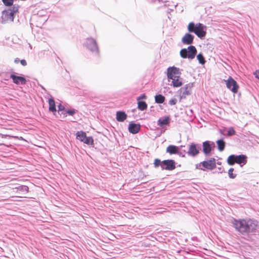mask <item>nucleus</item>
Segmentation results:
<instances>
[{
	"mask_svg": "<svg viewBox=\"0 0 259 259\" xmlns=\"http://www.w3.org/2000/svg\"><path fill=\"white\" fill-rule=\"evenodd\" d=\"M233 226L241 234L254 232L257 227V222L250 219L234 220Z\"/></svg>",
	"mask_w": 259,
	"mask_h": 259,
	"instance_id": "f257e3e1",
	"label": "nucleus"
},
{
	"mask_svg": "<svg viewBox=\"0 0 259 259\" xmlns=\"http://www.w3.org/2000/svg\"><path fill=\"white\" fill-rule=\"evenodd\" d=\"M205 26L201 23L195 25L193 22H190L188 26V30L190 32H194L200 38L204 37L206 35Z\"/></svg>",
	"mask_w": 259,
	"mask_h": 259,
	"instance_id": "f03ea898",
	"label": "nucleus"
},
{
	"mask_svg": "<svg viewBox=\"0 0 259 259\" xmlns=\"http://www.w3.org/2000/svg\"><path fill=\"white\" fill-rule=\"evenodd\" d=\"M19 6L18 5L13 6L11 9L4 10L2 12V20L5 22H13L14 18V14L19 11Z\"/></svg>",
	"mask_w": 259,
	"mask_h": 259,
	"instance_id": "7ed1b4c3",
	"label": "nucleus"
},
{
	"mask_svg": "<svg viewBox=\"0 0 259 259\" xmlns=\"http://www.w3.org/2000/svg\"><path fill=\"white\" fill-rule=\"evenodd\" d=\"M227 162L230 165H234L235 163L245 164L247 162V156L245 155H231L228 157Z\"/></svg>",
	"mask_w": 259,
	"mask_h": 259,
	"instance_id": "20e7f679",
	"label": "nucleus"
},
{
	"mask_svg": "<svg viewBox=\"0 0 259 259\" xmlns=\"http://www.w3.org/2000/svg\"><path fill=\"white\" fill-rule=\"evenodd\" d=\"M197 53L196 48L193 46L188 47V49H183L180 51V55L183 58L193 59Z\"/></svg>",
	"mask_w": 259,
	"mask_h": 259,
	"instance_id": "39448f33",
	"label": "nucleus"
},
{
	"mask_svg": "<svg viewBox=\"0 0 259 259\" xmlns=\"http://www.w3.org/2000/svg\"><path fill=\"white\" fill-rule=\"evenodd\" d=\"M76 139L87 145H93L94 140L92 137H87L86 133L83 131L76 133Z\"/></svg>",
	"mask_w": 259,
	"mask_h": 259,
	"instance_id": "423d86ee",
	"label": "nucleus"
},
{
	"mask_svg": "<svg viewBox=\"0 0 259 259\" xmlns=\"http://www.w3.org/2000/svg\"><path fill=\"white\" fill-rule=\"evenodd\" d=\"M224 81L228 89L231 90L234 94L238 92L239 85L237 82L231 76H229L227 80H225Z\"/></svg>",
	"mask_w": 259,
	"mask_h": 259,
	"instance_id": "0eeeda50",
	"label": "nucleus"
},
{
	"mask_svg": "<svg viewBox=\"0 0 259 259\" xmlns=\"http://www.w3.org/2000/svg\"><path fill=\"white\" fill-rule=\"evenodd\" d=\"M180 69L176 67H170L167 69V76L168 79H173L181 76Z\"/></svg>",
	"mask_w": 259,
	"mask_h": 259,
	"instance_id": "6e6552de",
	"label": "nucleus"
},
{
	"mask_svg": "<svg viewBox=\"0 0 259 259\" xmlns=\"http://www.w3.org/2000/svg\"><path fill=\"white\" fill-rule=\"evenodd\" d=\"M200 164L204 168L212 170L216 167V161L214 158H211L206 161H203Z\"/></svg>",
	"mask_w": 259,
	"mask_h": 259,
	"instance_id": "1a4fd4ad",
	"label": "nucleus"
},
{
	"mask_svg": "<svg viewBox=\"0 0 259 259\" xmlns=\"http://www.w3.org/2000/svg\"><path fill=\"white\" fill-rule=\"evenodd\" d=\"M176 168V162L174 160L168 159L162 161V169L172 170Z\"/></svg>",
	"mask_w": 259,
	"mask_h": 259,
	"instance_id": "9d476101",
	"label": "nucleus"
},
{
	"mask_svg": "<svg viewBox=\"0 0 259 259\" xmlns=\"http://www.w3.org/2000/svg\"><path fill=\"white\" fill-rule=\"evenodd\" d=\"M86 46L91 51L99 53V49L95 39L88 38L86 41Z\"/></svg>",
	"mask_w": 259,
	"mask_h": 259,
	"instance_id": "9b49d317",
	"label": "nucleus"
},
{
	"mask_svg": "<svg viewBox=\"0 0 259 259\" xmlns=\"http://www.w3.org/2000/svg\"><path fill=\"white\" fill-rule=\"evenodd\" d=\"M199 153V147L195 144L191 143L188 148V154L192 157H195Z\"/></svg>",
	"mask_w": 259,
	"mask_h": 259,
	"instance_id": "f8f14e48",
	"label": "nucleus"
},
{
	"mask_svg": "<svg viewBox=\"0 0 259 259\" xmlns=\"http://www.w3.org/2000/svg\"><path fill=\"white\" fill-rule=\"evenodd\" d=\"M10 78L13 80V82L16 84H25L26 82V79L22 76H16L12 74L10 75Z\"/></svg>",
	"mask_w": 259,
	"mask_h": 259,
	"instance_id": "ddd939ff",
	"label": "nucleus"
},
{
	"mask_svg": "<svg viewBox=\"0 0 259 259\" xmlns=\"http://www.w3.org/2000/svg\"><path fill=\"white\" fill-rule=\"evenodd\" d=\"M212 144H213V143H212V144H211V142L208 141H206L203 142V143H202L203 152L204 153V154L207 155L210 153V152L212 150V147H211Z\"/></svg>",
	"mask_w": 259,
	"mask_h": 259,
	"instance_id": "4468645a",
	"label": "nucleus"
},
{
	"mask_svg": "<svg viewBox=\"0 0 259 259\" xmlns=\"http://www.w3.org/2000/svg\"><path fill=\"white\" fill-rule=\"evenodd\" d=\"M194 36L190 33H186L182 39V41L184 45H191L193 43Z\"/></svg>",
	"mask_w": 259,
	"mask_h": 259,
	"instance_id": "2eb2a0df",
	"label": "nucleus"
},
{
	"mask_svg": "<svg viewBox=\"0 0 259 259\" xmlns=\"http://www.w3.org/2000/svg\"><path fill=\"white\" fill-rule=\"evenodd\" d=\"M140 127L141 126L139 124L131 123L129 124L128 129L130 133L136 134L139 132Z\"/></svg>",
	"mask_w": 259,
	"mask_h": 259,
	"instance_id": "dca6fc26",
	"label": "nucleus"
},
{
	"mask_svg": "<svg viewBox=\"0 0 259 259\" xmlns=\"http://www.w3.org/2000/svg\"><path fill=\"white\" fill-rule=\"evenodd\" d=\"M179 150V148L178 147L175 145H169L166 149V151L167 153H168L170 154H176L178 153Z\"/></svg>",
	"mask_w": 259,
	"mask_h": 259,
	"instance_id": "f3484780",
	"label": "nucleus"
},
{
	"mask_svg": "<svg viewBox=\"0 0 259 259\" xmlns=\"http://www.w3.org/2000/svg\"><path fill=\"white\" fill-rule=\"evenodd\" d=\"M127 118V115L124 112L117 111L116 114V118L118 121L123 122Z\"/></svg>",
	"mask_w": 259,
	"mask_h": 259,
	"instance_id": "a211bd4d",
	"label": "nucleus"
},
{
	"mask_svg": "<svg viewBox=\"0 0 259 259\" xmlns=\"http://www.w3.org/2000/svg\"><path fill=\"white\" fill-rule=\"evenodd\" d=\"M171 84L175 88L180 87L182 85L183 81L181 76L171 80Z\"/></svg>",
	"mask_w": 259,
	"mask_h": 259,
	"instance_id": "6ab92c4d",
	"label": "nucleus"
},
{
	"mask_svg": "<svg viewBox=\"0 0 259 259\" xmlns=\"http://www.w3.org/2000/svg\"><path fill=\"white\" fill-rule=\"evenodd\" d=\"M49 110L52 112H55L56 111V105L55 102L53 98H50L49 99Z\"/></svg>",
	"mask_w": 259,
	"mask_h": 259,
	"instance_id": "aec40b11",
	"label": "nucleus"
},
{
	"mask_svg": "<svg viewBox=\"0 0 259 259\" xmlns=\"http://www.w3.org/2000/svg\"><path fill=\"white\" fill-rule=\"evenodd\" d=\"M138 108L140 110H145L147 108V104L144 101H139L138 102Z\"/></svg>",
	"mask_w": 259,
	"mask_h": 259,
	"instance_id": "412c9836",
	"label": "nucleus"
},
{
	"mask_svg": "<svg viewBox=\"0 0 259 259\" xmlns=\"http://www.w3.org/2000/svg\"><path fill=\"white\" fill-rule=\"evenodd\" d=\"M169 117H166L164 119L160 118L158 120V124L160 126H163L165 125H167L169 123Z\"/></svg>",
	"mask_w": 259,
	"mask_h": 259,
	"instance_id": "4be33fe9",
	"label": "nucleus"
},
{
	"mask_svg": "<svg viewBox=\"0 0 259 259\" xmlns=\"http://www.w3.org/2000/svg\"><path fill=\"white\" fill-rule=\"evenodd\" d=\"M218 148L219 151H222L225 149V142L222 140H219L217 141Z\"/></svg>",
	"mask_w": 259,
	"mask_h": 259,
	"instance_id": "5701e85b",
	"label": "nucleus"
},
{
	"mask_svg": "<svg viewBox=\"0 0 259 259\" xmlns=\"http://www.w3.org/2000/svg\"><path fill=\"white\" fill-rule=\"evenodd\" d=\"M155 101L156 103L158 104L163 103L165 101V97L161 94L156 95L155 96Z\"/></svg>",
	"mask_w": 259,
	"mask_h": 259,
	"instance_id": "b1692460",
	"label": "nucleus"
},
{
	"mask_svg": "<svg viewBox=\"0 0 259 259\" xmlns=\"http://www.w3.org/2000/svg\"><path fill=\"white\" fill-rule=\"evenodd\" d=\"M154 166L155 168H157L160 166L162 169V161H161L160 159L157 158L155 159L154 161Z\"/></svg>",
	"mask_w": 259,
	"mask_h": 259,
	"instance_id": "393cba45",
	"label": "nucleus"
},
{
	"mask_svg": "<svg viewBox=\"0 0 259 259\" xmlns=\"http://www.w3.org/2000/svg\"><path fill=\"white\" fill-rule=\"evenodd\" d=\"M197 58L200 64H204L205 63V59L202 54H199L197 56Z\"/></svg>",
	"mask_w": 259,
	"mask_h": 259,
	"instance_id": "a878e982",
	"label": "nucleus"
},
{
	"mask_svg": "<svg viewBox=\"0 0 259 259\" xmlns=\"http://www.w3.org/2000/svg\"><path fill=\"white\" fill-rule=\"evenodd\" d=\"M2 2L4 5L7 7L12 6L13 4V2L12 0H2Z\"/></svg>",
	"mask_w": 259,
	"mask_h": 259,
	"instance_id": "bb28decb",
	"label": "nucleus"
},
{
	"mask_svg": "<svg viewBox=\"0 0 259 259\" xmlns=\"http://www.w3.org/2000/svg\"><path fill=\"white\" fill-rule=\"evenodd\" d=\"M233 168H230L228 170V175L231 179H234L236 177V175L233 174Z\"/></svg>",
	"mask_w": 259,
	"mask_h": 259,
	"instance_id": "cd10ccee",
	"label": "nucleus"
},
{
	"mask_svg": "<svg viewBox=\"0 0 259 259\" xmlns=\"http://www.w3.org/2000/svg\"><path fill=\"white\" fill-rule=\"evenodd\" d=\"M235 133H236V132H235V130H234V128L233 127H230V128H229V129L228 131L227 135L228 136H231L235 135Z\"/></svg>",
	"mask_w": 259,
	"mask_h": 259,
	"instance_id": "c85d7f7f",
	"label": "nucleus"
},
{
	"mask_svg": "<svg viewBox=\"0 0 259 259\" xmlns=\"http://www.w3.org/2000/svg\"><path fill=\"white\" fill-rule=\"evenodd\" d=\"M177 100L176 99H172L169 100V104L170 105H174L177 103Z\"/></svg>",
	"mask_w": 259,
	"mask_h": 259,
	"instance_id": "c756f323",
	"label": "nucleus"
},
{
	"mask_svg": "<svg viewBox=\"0 0 259 259\" xmlns=\"http://www.w3.org/2000/svg\"><path fill=\"white\" fill-rule=\"evenodd\" d=\"M146 98V96L145 95V94H142L140 97H139L137 98V100H138V101H139L141 99H145Z\"/></svg>",
	"mask_w": 259,
	"mask_h": 259,
	"instance_id": "7c9ffc66",
	"label": "nucleus"
},
{
	"mask_svg": "<svg viewBox=\"0 0 259 259\" xmlns=\"http://www.w3.org/2000/svg\"><path fill=\"white\" fill-rule=\"evenodd\" d=\"M67 113L70 115H73L75 113V111L74 109L68 110Z\"/></svg>",
	"mask_w": 259,
	"mask_h": 259,
	"instance_id": "2f4dec72",
	"label": "nucleus"
},
{
	"mask_svg": "<svg viewBox=\"0 0 259 259\" xmlns=\"http://www.w3.org/2000/svg\"><path fill=\"white\" fill-rule=\"evenodd\" d=\"M20 62L22 66H25L27 65L26 61L24 59L21 60Z\"/></svg>",
	"mask_w": 259,
	"mask_h": 259,
	"instance_id": "473e14b6",
	"label": "nucleus"
},
{
	"mask_svg": "<svg viewBox=\"0 0 259 259\" xmlns=\"http://www.w3.org/2000/svg\"><path fill=\"white\" fill-rule=\"evenodd\" d=\"M254 74L256 78L259 79V70L255 71Z\"/></svg>",
	"mask_w": 259,
	"mask_h": 259,
	"instance_id": "72a5a7b5",
	"label": "nucleus"
},
{
	"mask_svg": "<svg viewBox=\"0 0 259 259\" xmlns=\"http://www.w3.org/2000/svg\"><path fill=\"white\" fill-rule=\"evenodd\" d=\"M58 108L59 110H63L64 109V107L61 104H60L58 105Z\"/></svg>",
	"mask_w": 259,
	"mask_h": 259,
	"instance_id": "f704fd0d",
	"label": "nucleus"
},
{
	"mask_svg": "<svg viewBox=\"0 0 259 259\" xmlns=\"http://www.w3.org/2000/svg\"><path fill=\"white\" fill-rule=\"evenodd\" d=\"M19 59H18V58H16V59L15 60V61H14V62H15V63H17H17H19Z\"/></svg>",
	"mask_w": 259,
	"mask_h": 259,
	"instance_id": "c9c22d12",
	"label": "nucleus"
},
{
	"mask_svg": "<svg viewBox=\"0 0 259 259\" xmlns=\"http://www.w3.org/2000/svg\"><path fill=\"white\" fill-rule=\"evenodd\" d=\"M23 189L24 190H26V191H28V187L27 186H24L23 187Z\"/></svg>",
	"mask_w": 259,
	"mask_h": 259,
	"instance_id": "e433bc0d",
	"label": "nucleus"
},
{
	"mask_svg": "<svg viewBox=\"0 0 259 259\" xmlns=\"http://www.w3.org/2000/svg\"><path fill=\"white\" fill-rule=\"evenodd\" d=\"M19 139L23 140L22 137H21Z\"/></svg>",
	"mask_w": 259,
	"mask_h": 259,
	"instance_id": "4c0bfd02",
	"label": "nucleus"
}]
</instances>
